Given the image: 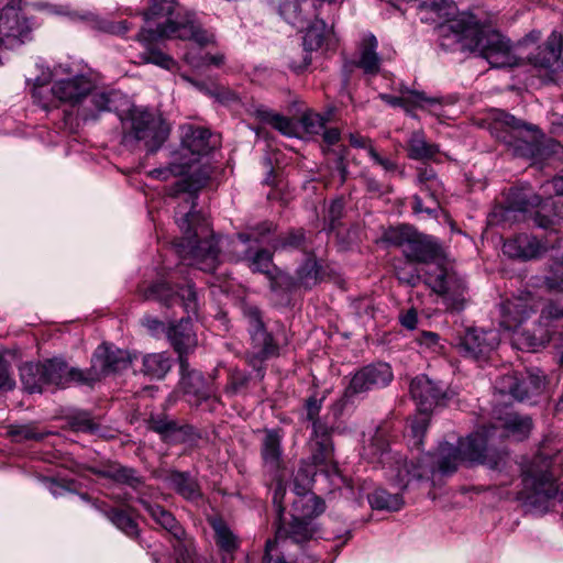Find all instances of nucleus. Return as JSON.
Listing matches in <instances>:
<instances>
[{
	"instance_id": "16",
	"label": "nucleus",
	"mask_w": 563,
	"mask_h": 563,
	"mask_svg": "<svg viewBox=\"0 0 563 563\" xmlns=\"http://www.w3.org/2000/svg\"><path fill=\"white\" fill-rule=\"evenodd\" d=\"M393 379V372L388 364L377 363L368 365L356 372L345 389V396L352 397L369 390L387 386Z\"/></svg>"
},
{
	"instance_id": "57",
	"label": "nucleus",
	"mask_w": 563,
	"mask_h": 563,
	"mask_svg": "<svg viewBox=\"0 0 563 563\" xmlns=\"http://www.w3.org/2000/svg\"><path fill=\"white\" fill-rule=\"evenodd\" d=\"M429 419L424 412L421 416L416 417L410 423V430L415 439V445H420L422 437L428 428Z\"/></svg>"
},
{
	"instance_id": "60",
	"label": "nucleus",
	"mask_w": 563,
	"mask_h": 563,
	"mask_svg": "<svg viewBox=\"0 0 563 563\" xmlns=\"http://www.w3.org/2000/svg\"><path fill=\"white\" fill-rule=\"evenodd\" d=\"M397 278L400 283L415 286L419 282L420 277L412 266L402 267L397 269Z\"/></svg>"
},
{
	"instance_id": "41",
	"label": "nucleus",
	"mask_w": 563,
	"mask_h": 563,
	"mask_svg": "<svg viewBox=\"0 0 563 563\" xmlns=\"http://www.w3.org/2000/svg\"><path fill=\"white\" fill-rule=\"evenodd\" d=\"M255 114L262 121L269 123L273 128L278 130L286 136H299L298 125L290 119L271 111L269 109L261 106L255 109Z\"/></svg>"
},
{
	"instance_id": "56",
	"label": "nucleus",
	"mask_w": 563,
	"mask_h": 563,
	"mask_svg": "<svg viewBox=\"0 0 563 563\" xmlns=\"http://www.w3.org/2000/svg\"><path fill=\"white\" fill-rule=\"evenodd\" d=\"M69 421L76 431L93 432L97 430V424L93 422L90 415L85 411L73 415Z\"/></svg>"
},
{
	"instance_id": "14",
	"label": "nucleus",
	"mask_w": 563,
	"mask_h": 563,
	"mask_svg": "<svg viewBox=\"0 0 563 563\" xmlns=\"http://www.w3.org/2000/svg\"><path fill=\"white\" fill-rule=\"evenodd\" d=\"M410 394L420 412L428 413L434 407L442 406L450 398L442 382H434L427 375H419L410 384Z\"/></svg>"
},
{
	"instance_id": "54",
	"label": "nucleus",
	"mask_w": 563,
	"mask_h": 563,
	"mask_svg": "<svg viewBox=\"0 0 563 563\" xmlns=\"http://www.w3.org/2000/svg\"><path fill=\"white\" fill-rule=\"evenodd\" d=\"M305 244V235L301 231L289 232L279 236L273 247L275 251H287L292 249H300Z\"/></svg>"
},
{
	"instance_id": "9",
	"label": "nucleus",
	"mask_w": 563,
	"mask_h": 563,
	"mask_svg": "<svg viewBox=\"0 0 563 563\" xmlns=\"http://www.w3.org/2000/svg\"><path fill=\"white\" fill-rule=\"evenodd\" d=\"M251 335L252 347L247 352V363L256 371L263 369V363L278 355V346L273 336L266 331L260 310L256 307H245L243 310Z\"/></svg>"
},
{
	"instance_id": "36",
	"label": "nucleus",
	"mask_w": 563,
	"mask_h": 563,
	"mask_svg": "<svg viewBox=\"0 0 563 563\" xmlns=\"http://www.w3.org/2000/svg\"><path fill=\"white\" fill-rule=\"evenodd\" d=\"M140 503L156 523L173 534L176 539H181L184 530L172 512L167 511L159 505H152L144 499H140Z\"/></svg>"
},
{
	"instance_id": "31",
	"label": "nucleus",
	"mask_w": 563,
	"mask_h": 563,
	"mask_svg": "<svg viewBox=\"0 0 563 563\" xmlns=\"http://www.w3.org/2000/svg\"><path fill=\"white\" fill-rule=\"evenodd\" d=\"M377 47V38L371 33L365 34L358 44L356 66L363 69L365 74L375 75L380 69V57L376 52Z\"/></svg>"
},
{
	"instance_id": "29",
	"label": "nucleus",
	"mask_w": 563,
	"mask_h": 563,
	"mask_svg": "<svg viewBox=\"0 0 563 563\" xmlns=\"http://www.w3.org/2000/svg\"><path fill=\"white\" fill-rule=\"evenodd\" d=\"M283 433L277 429H266L262 439L261 456L265 467L269 471H278L282 466Z\"/></svg>"
},
{
	"instance_id": "35",
	"label": "nucleus",
	"mask_w": 563,
	"mask_h": 563,
	"mask_svg": "<svg viewBox=\"0 0 563 563\" xmlns=\"http://www.w3.org/2000/svg\"><path fill=\"white\" fill-rule=\"evenodd\" d=\"M20 379L27 393H42L44 386L47 385L42 362L24 363L20 367Z\"/></svg>"
},
{
	"instance_id": "12",
	"label": "nucleus",
	"mask_w": 563,
	"mask_h": 563,
	"mask_svg": "<svg viewBox=\"0 0 563 563\" xmlns=\"http://www.w3.org/2000/svg\"><path fill=\"white\" fill-rule=\"evenodd\" d=\"M544 388L545 376L541 371L531 373L527 379L519 378L516 373H508L500 376L495 383V389L498 394L519 401L541 394Z\"/></svg>"
},
{
	"instance_id": "44",
	"label": "nucleus",
	"mask_w": 563,
	"mask_h": 563,
	"mask_svg": "<svg viewBox=\"0 0 563 563\" xmlns=\"http://www.w3.org/2000/svg\"><path fill=\"white\" fill-rule=\"evenodd\" d=\"M103 515L128 537L133 538L139 534L137 523L123 510H104Z\"/></svg>"
},
{
	"instance_id": "63",
	"label": "nucleus",
	"mask_w": 563,
	"mask_h": 563,
	"mask_svg": "<svg viewBox=\"0 0 563 563\" xmlns=\"http://www.w3.org/2000/svg\"><path fill=\"white\" fill-rule=\"evenodd\" d=\"M417 342L420 345H424L432 351H438L440 347V336L435 332H422L418 338Z\"/></svg>"
},
{
	"instance_id": "45",
	"label": "nucleus",
	"mask_w": 563,
	"mask_h": 563,
	"mask_svg": "<svg viewBox=\"0 0 563 563\" xmlns=\"http://www.w3.org/2000/svg\"><path fill=\"white\" fill-rule=\"evenodd\" d=\"M122 99L123 96L117 91H96L91 96V102L99 112L117 111Z\"/></svg>"
},
{
	"instance_id": "21",
	"label": "nucleus",
	"mask_w": 563,
	"mask_h": 563,
	"mask_svg": "<svg viewBox=\"0 0 563 563\" xmlns=\"http://www.w3.org/2000/svg\"><path fill=\"white\" fill-rule=\"evenodd\" d=\"M47 385L66 387L75 382L81 385H91L92 377H88L87 371L69 367L60 357H53L42 362Z\"/></svg>"
},
{
	"instance_id": "34",
	"label": "nucleus",
	"mask_w": 563,
	"mask_h": 563,
	"mask_svg": "<svg viewBox=\"0 0 563 563\" xmlns=\"http://www.w3.org/2000/svg\"><path fill=\"white\" fill-rule=\"evenodd\" d=\"M142 373L152 379H162L173 366L172 357L165 353H150L142 358Z\"/></svg>"
},
{
	"instance_id": "23",
	"label": "nucleus",
	"mask_w": 563,
	"mask_h": 563,
	"mask_svg": "<svg viewBox=\"0 0 563 563\" xmlns=\"http://www.w3.org/2000/svg\"><path fill=\"white\" fill-rule=\"evenodd\" d=\"M93 89L92 81L84 75L58 79L52 86L53 96L62 102L77 104Z\"/></svg>"
},
{
	"instance_id": "27",
	"label": "nucleus",
	"mask_w": 563,
	"mask_h": 563,
	"mask_svg": "<svg viewBox=\"0 0 563 563\" xmlns=\"http://www.w3.org/2000/svg\"><path fill=\"white\" fill-rule=\"evenodd\" d=\"M400 92L401 95L399 97L390 95H380L379 97L391 107L404 108L405 111L412 117H415L412 113L415 108H431L441 102L439 98H429L423 92L410 90L409 88L401 89Z\"/></svg>"
},
{
	"instance_id": "32",
	"label": "nucleus",
	"mask_w": 563,
	"mask_h": 563,
	"mask_svg": "<svg viewBox=\"0 0 563 563\" xmlns=\"http://www.w3.org/2000/svg\"><path fill=\"white\" fill-rule=\"evenodd\" d=\"M439 246L419 234H415L404 251L405 256L412 262L430 263L439 256Z\"/></svg>"
},
{
	"instance_id": "37",
	"label": "nucleus",
	"mask_w": 563,
	"mask_h": 563,
	"mask_svg": "<svg viewBox=\"0 0 563 563\" xmlns=\"http://www.w3.org/2000/svg\"><path fill=\"white\" fill-rule=\"evenodd\" d=\"M165 481L180 496L188 500H196L201 496L199 485L187 473L173 471Z\"/></svg>"
},
{
	"instance_id": "5",
	"label": "nucleus",
	"mask_w": 563,
	"mask_h": 563,
	"mask_svg": "<svg viewBox=\"0 0 563 563\" xmlns=\"http://www.w3.org/2000/svg\"><path fill=\"white\" fill-rule=\"evenodd\" d=\"M210 132L207 129L194 125L181 128V145L178 158L168 168H157L151 175L158 179H168L170 175H184L192 164L199 162L200 157L207 155L211 150Z\"/></svg>"
},
{
	"instance_id": "42",
	"label": "nucleus",
	"mask_w": 563,
	"mask_h": 563,
	"mask_svg": "<svg viewBox=\"0 0 563 563\" xmlns=\"http://www.w3.org/2000/svg\"><path fill=\"white\" fill-rule=\"evenodd\" d=\"M553 257L555 264L545 276L544 283L550 290L563 292V238L558 241Z\"/></svg>"
},
{
	"instance_id": "49",
	"label": "nucleus",
	"mask_w": 563,
	"mask_h": 563,
	"mask_svg": "<svg viewBox=\"0 0 563 563\" xmlns=\"http://www.w3.org/2000/svg\"><path fill=\"white\" fill-rule=\"evenodd\" d=\"M103 475L119 483L128 484L133 488H137L142 485L141 477H139L132 468L123 466L111 467L109 471L104 472Z\"/></svg>"
},
{
	"instance_id": "18",
	"label": "nucleus",
	"mask_w": 563,
	"mask_h": 563,
	"mask_svg": "<svg viewBox=\"0 0 563 563\" xmlns=\"http://www.w3.org/2000/svg\"><path fill=\"white\" fill-rule=\"evenodd\" d=\"M178 363L179 387L188 402L198 406L214 394L212 385L206 382L201 372L190 367L188 360L181 358Z\"/></svg>"
},
{
	"instance_id": "43",
	"label": "nucleus",
	"mask_w": 563,
	"mask_h": 563,
	"mask_svg": "<svg viewBox=\"0 0 563 563\" xmlns=\"http://www.w3.org/2000/svg\"><path fill=\"white\" fill-rule=\"evenodd\" d=\"M368 501L374 509L397 511L404 500L399 494H390L385 489H376L368 496Z\"/></svg>"
},
{
	"instance_id": "51",
	"label": "nucleus",
	"mask_w": 563,
	"mask_h": 563,
	"mask_svg": "<svg viewBox=\"0 0 563 563\" xmlns=\"http://www.w3.org/2000/svg\"><path fill=\"white\" fill-rule=\"evenodd\" d=\"M541 205V198L526 190L514 192L511 208L518 211L527 212L530 208L538 207Z\"/></svg>"
},
{
	"instance_id": "40",
	"label": "nucleus",
	"mask_w": 563,
	"mask_h": 563,
	"mask_svg": "<svg viewBox=\"0 0 563 563\" xmlns=\"http://www.w3.org/2000/svg\"><path fill=\"white\" fill-rule=\"evenodd\" d=\"M148 428L168 442H178L187 433L185 427L178 426L175 420L166 416L151 417Z\"/></svg>"
},
{
	"instance_id": "24",
	"label": "nucleus",
	"mask_w": 563,
	"mask_h": 563,
	"mask_svg": "<svg viewBox=\"0 0 563 563\" xmlns=\"http://www.w3.org/2000/svg\"><path fill=\"white\" fill-rule=\"evenodd\" d=\"M167 338L180 360H188V355L198 345L196 333L192 330L190 318H183L177 324L170 325L166 331Z\"/></svg>"
},
{
	"instance_id": "11",
	"label": "nucleus",
	"mask_w": 563,
	"mask_h": 563,
	"mask_svg": "<svg viewBox=\"0 0 563 563\" xmlns=\"http://www.w3.org/2000/svg\"><path fill=\"white\" fill-rule=\"evenodd\" d=\"M427 284L438 294L444 295L448 308L460 311L465 307L466 287L455 274L449 273L443 266L437 265L427 273Z\"/></svg>"
},
{
	"instance_id": "38",
	"label": "nucleus",
	"mask_w": 563,
	"mask_h": 563,
	"mask_svg": "<svg viewBox=\"0 0 563 563\" xmlns=\"http://www.w3.org/2000/svg\"><path fill=\"white\" fill-rule=\"evenodd\" d=\"M498 421L507 435L514 437L517 440L526 439L532 429L531 418L516 412H507L505 417L498 418Z\"/></svg>"
},
{
	"instance_id": "17",
	"label": "nucleus",
	"mask_w": 563,
	"mask_h": 563,
	"mask_svg": "<svg viewBox=\"0 0 563 563\" xmlns=\"http://www.w3.org/2000/svg\"><path fill=\"white\" fill-rule=\"evenodd\" d=\"M418 181L424 197L419 195L413 197V211L416 213L435 214L440 206V198L443 195L442 181L431 168H421L418 173Z\"/></svg>"
},
{
	"instance_id": "64",
	"label": "nucleus",
	"mask_w": 563,
	"mask_h": 563,
	"mask_svg": "<svg viewBox=\"0 0 563 563\" xmlns=\"http://www.w3.org/2000/svg\"><path fill=\"white\" fill-rule=\"evenodd\" d=\"M399 321L406 329L413 330L418 322L417 311L415 309H409L405 313L400 314Z\"/></svg>"
},
{
	"instance_id": "15",
	"label": "nucleus",
	"mask_w": 563,
	"mask_h": 563,
	"mask_svg": "<svg viewBox=\"0 0 563 563\" xmlns=\"http://www.w3.org/2000/svg\"><path fill=\"white\" fill-rule=\"evenodd\" d=\"M32 27L20 9L5 5L0 14V44L14 47L24 43L31 34Z\"/></svg>"
},
{
	"instance_id": "19",
	"label": "nucleus",
	"mask_w": 563,
	"mask_h": 563,
	"mask_svg": "<svg viewBox=\"0 0 563 563\" xmlns=\"http://www.w3.org/2000/svg\"><path fill=\"white\" fill-rule=\"evenodd\" d=\"M314 465L324 466L328 472H336L331 429L324 422L314 423V430L308 442Z\"/></svg>"
},
{
	"instance_id": "55",
	"label": "nucleus",
	"mask_w": 563,
	"mask_h": 563,
	"mask_svg": "<svg viewBox=\"0 0 563 563\" xmlns=\"http://www.w3.org/2000/svg\"><path fill=\"white\" fill-rule=\"evenodd\" d=\"M19 441H41L44 439L45 433L37 430L34 424L15 426L11 430Z\"/></svg>"
},
{
	"instance_id": "39",
	"label": "nucleus",
	"mask_w": 563,
	"mask_h": 563,
	"mask_svg": "<svg viewBox=\"0 0 563 563\" xmlns=\"http://www.w3.org/2000/svg\"><path fill=\"white\" fill-rule=\"evenodd\" d=\"M332 36L331 29L321 19H316L307 29L303 36V48L307 53L318 51L323 45H328Z\"/></svg>"
},
{
	"instance_id": "26",
	"label": "nucleus",
	"mask_w": 563,
	"mask_h": 563,
	"mask_svg": "<svg viewBox=\"0 0 563 563\" xmlns=\"http://www.w3.org/2000/svg\"><path fill=\"white\" fill-rule=\"evenodd\" d=\"M547 247L534 236L520 234L506 241L503 245V253L511 258L532 260L540 256Z\"/></svg>"
},
{
	"instance_id": "25",
	"label": "nucleus",
	"mask_w": 563,
	"mask_h": 563,
	"mask_svg": "<svg viewBox=\"0 0 563 563\" xmlns=\"http://www.w3.org/2000/svg\"><path fill=\"white\" fill-rule=\"evenodd\" d=\"M316 533V528L312 525V520L301 519L295 520L291 518L288 527H279L276 531V540H268L265 547V559L267 563H276L271 558V551L276 545L277 540L279 539H291L296 543H301L310 540Z\"/></svg>"
},
{
	"instance_id": "28",
	"label": "nucleus",
	"mask_w": 563,
	"mask_h": 563,
	"mask_svg": "<svg viewBox=\"0 0 563 563\" xmlns=\"http://www.w3.org/2000/svg\"><path fill=\"white\" fill-rule=\"evenodd\" d=\"M431 453L421 455L416 462H405L398 470L397 482L399 486L407 487L412 481L427 478L434 473V463Z\"/></svg>"
},
{
	"instance_id": "50",
	"label": "nucleus",
	"mask_w": 563,
	"mask_h": 563,
	"mask_svg": "<svg viewBox=\"0 0 563 563\" xmlns=\"http://www.w3.org/2000/svg\"><path fill=\"white\" fill-rule=\"evenodd\" d=\"M217 544L224 551L231 552L238 548V541L232 531L221 521L213 523Z\"/></svg>"
},
{
	"instance_id": "8",
	"label": "nucleus",
	"mask_w": 563,
	"mask_h": 563,
	"mask_svg": "<svg viewBox=\"0 0 563 563\" xmlns=\"http://www.w3.org/2000/svg\"><path fill=\"white\" fill-rule=\"evenodd\" d=\"M492 131L496 134L497 139L508 145H512L518 154H533L538 139V129L536 126L528 125L511 114L498 112Z\"/></svg>"
},
{
	"instance_id": "7",
	"label": "nucleus",
	"mask_w": 563,
	"mask_h": 563,
	"mask_svg": "<svg viewBox=\"0 0 563 563\" xmlns=\"http://www.w3.org/2000/svg\"><path fill=\"white\" fill-rule=\"evenodd\" d=\"M129 122L125 137L142 143L148 152L157 151L167 139L169 130L164 120L145 109H132Z\"/></svg>"
},
{
	"instance_id": "33",
	"label": "nucleus",
	"mask_w": 563,
	"mask_h": 563,
	"mask_svg": "<svg viewBox=\"0 0 563 563\" xmlns=\"http://www.w3.org/2000/svg\"><path fill=\"white\" fill-rule=\"evenodd\" d=\"M562 49V40L559 34L553 32L545 44L539 47V51L530 60L536 67L551 69L555 65L559 67V58Z\"/></svg>"
},
{
	"instance_id": "13",
	"label": "nucleus",
	"mask_w": 563,
	"mask_h": 563,
	"mask_svg": "<svg viewBox=\"0 0 563 563\" xmlns=\"http://www.w3.org/2000/svg\"><path fill=\"white\" fill-rule=\"evenodd\" d=\"M132 362L128 351L101 344L93 353L91 366L86 369L88 377H92L91 385L110 373L126 369Z\"/></svg>"
},
{
	"instance_id": "58",
	"label": "nucleus",
	"mask_w": 563,
	"mask_h": 563,
	"mask_svg": "<svg viewBox=\"0 0 563 563\" xmlns=\"http://www.w3.org/2000/svg\"><path fill=\"white\" fill-rule=\"evenodd\" d=\"M191 82L201 91H205L206 93H209V95L216 97L217 100H219L220 102H230V101L238 100V96L235 92H233L229 89H225L223 87H217L213 90H209V89L205 88V86L201 84H196L194 81H191Z\"/></svg>"
},
{
	"instance_id": "47",
	"label": "nucleus",
	"mask_w": 563,
	"mask_h": 563,
	"mask_svg": "<svg viewBox=\"0 0 563 563\" xmlns=\"http://www.w3.org/2000/svg\"><path fill=\"white\" fill-rule=\"evenodd\" d=\"M247 265L253 272L269 274L273 267V255L264 249L253 250Z\"/></svg>"
},
{
	"instance_id": "52",
	"label": "nucleus",
	"mask_w": 563,
	"mask_h": 563,
	"mask_svg": "<svg viewBox=\"0 0 563 563\" xmlns=\"http://www.w3.org/2000/svg\"><path fill=\"white\" fill-rule=\"evenodd\" d=\"M298 277L300 283L306 287L313 286L319 279H321L320 265L312 258L307 260L298 269Z\"/></svg>"
},
{
	"instance_id": "20",
	"label": "nucleus",
	"mask_w": 563,
	"mask_h": 563,
	"mask_svg": "<svg viewBox=\"0 0 563 563\" xmlns=\"http://www.w3.org/2000/svg\"><path fill=\"white\" fill-rule=\"evenodd\" d=\"M499 341L495 330L468 329L461 338L459 349L464 356L479 358L493 352Z\"/></svg>"
},
{
	"instance_id": "1",
	"label": "nucleus",
	"mask_w": 563,
	"mask_h": 563,
	"mask_svg": "<svg viewBox=\"0 0 563 563\" xmlns=\"http://www.w3.org/2000/svg\"><path fill=\"white\" fill-rule=\"evenodd\" d=\"M209 173L203 172L197 180L181 179L173 187V196L179 201L175 211V220L184 233L180 243V252L189 256V264L203 272L212 273L220 263L219 244L227 247V256L230 261L246 262L253 251L251 242L260 243L258 239L246 233H240L232 239H198L200 233L207 232V225H202V217L195 211L197 191L206 185Z\"/></svg>"
},
{
	"instance_id": "62",
	"label": "nucleus",
	"mask_w": 563,
	"mask_h": 563,
	"mask_svg": "<svg viewBox=\"0 0 563 563\" xmlns=\"http://www.w3.org/2000/svg\"><path fill=\"white\" fill-rule=\"evenodd\" d=\"M560 216L558 213H554L553 216H548L545 213V206H543L541 208L540 211L537 212L536 214V223L540 227V228H544V229H548V228H551L553 227L554 224H556L560 220Z\"/></svg>"
},
{
	"instance_id": "59",
	"label": "nucleus",
	"mask_w": 563,
	"mask_h": 563,
	"mask_svg": "<svg viewBox=\"0 0 563 563\" xmlns=\"http://www.w3.org/2000/svg\"><path fill=\"white\" fill-rule=\"evenodd\" d=\"M322 407V400L317 399L316 397H310L306 400V412H307V420L312 422V430H314V423L322 422L319 419V413Z\"/></svg>"
},
{
	"instance_id": "3",
	"label": "nucleus",
	"mask_w": 563,
	"mask_h": 563,
	"mask_svg": "<svg viewBox=\"0 0 563 563\" xmlns=\"http://www.w3.org/2000/svg\"><path fill=\"white\" fill-rule=\"evenodd\" d=\"M451 29L463 48L477 53L492 67L519 65V57L510 41L498 31L479 25L473 16L455 21Z\"/></svg>"
},
{
	"instance_id": "22",
	"label": "nucleus",
	"mask_w": 563,
	"mask_h": 563,
	"mask_svg": "<svg viewBox=\"0 0 563 563\" xmlns=\"http://www.w3.org/2000/svg\"><path fill=\"white\" fill-rule=\"evenodd\" d=\"M144 297L166 305H172L179 299L187 312L196 313L198 309L197 295L191 284L180 287L176 294L166 283L155 284L145 291Z\"/></svg>"
},
{
	"instance_id": "53",
	"label": "nucleus",
	"mask_w": 563,
	"mask_h": 563,
	"mask_svg": "<svg viewBox=\"0 0 563 563\" xmlns=\"http://www.w3.org/2000/svg\"><path fill=\"white\" fill-rule=\"evenodd\" d=\"M282 14L289 24L296 27H302L306 22V18L302 15V4L296 0L286 1L282 5Z\"/></svg>"
},
{
	"instance_id": "61",
	"label": "nucleus",
	"mask_w": 563,
	"mask_h": 563,
	"mask_svg": "<svg viewBox=\"0 0 563 563\" xmlns=\"http://www.w3.org/2000/svg\"><path fill=\"white\" fill-rule=\"evenodd\" d=\"M368 155L373 162L379 165L385 172L394 173L397 169V164L389 158L380 156L373 146H368Z\"/></svg>"
},
{
	"instance_id": "4",
	"label": "nucleus",
	"mask_w": 563,
	"mask_h": 563,
	"mask_svg": "<svg viewBox=\"0 0 563 563\" xmlns=\"http://www.w3.org/2000/svg\"><path fill=\"white\" fill-rule=\"evenodd\" d=\"M496 427L483 428L461 440L457 446L441 444L437 454H432L434 472L453 473L461 462L478 463L495 470L504 461V454L493 448L490 432Z\"/></svg>"
},
{
	"instance_id": "48",
	"label": "nucleus",
	"mask_w": 563,
	"mask_h": 563,
	"mask_svg": "<svg viewBox=\"0 0 563 563\" xmlns=\"http://www.w3.org/2000/svg\"><path fill=\"white\" fill-rule=\"evenodd\" d=\"M416 232L406 225L390 228L384 234V239L391 245L399 246L402 249V252L406 249V244L411 241Z\"/></svg>"
},
{
	"instance_id": "2",
	"label": "nucleus",
	"mask_w": 563,
	"mask_h": 563,
	"mask_svg": "<svg viewBox=\"0 0 563 563\" xmlns=\"http://www.w3.org/2000/svg\"><path fill=\"white\" fill-rule=\"evenodd\" d=\"M146 23H154L155 29H143L137 34V41L144 46L140 59L145 64H154L165 69H172L175 60L153 43L158 40H191L200 46L214 43V35L202 29L195 13L178 5L174 0H148V8L143 13Z\"/></svg>"
},
{
	"instance_id": "46",
	"label": "nucleus",
	"mask_w": 563,
	"mask_h": 563,
	"mask_svg": "<svg viewBox=\"0 0 563 563\" xmlns=\"http://www.w3.org/2000/svg\"><path fill=\"white\" fill-rule=\"evenodd\" d=\"M327 121V117L309 111L301 117L299 126L305 134L317 135L324 130Z\"/></svg>"
},
{
	"instance_id": "30",
	"label": "nucleus",
	"mask_w": 563,
	"mask_h": 563,
	"mask_svg": "<svg viewBox=\"0 0 563 563\" xmlns=\"http://www.w3.org/2000/svg\"><path fill=\"white\" fill-rule=\"evenodd\" d=\"M407 156L413 161H433L440 153V147L435 143L427 140L422 130L410 133L406 145Z\"/></svg>"
},
{
	"instance_id": "10",
	"label": "nucleus",
	"mask_w": 563,
	"mask_h": 563,
	"mask_svg": "<svg viewBox=\"0 0 563 563\" xmlns=\"http://www.w3.org/2000/svg\"><path fill=\"white\" fill-rule=\"evenodd\" d=\"M313 477L306 470H299L294 481L295 498L291 505V518L295 520H312L321 515L324 509V501L311 493Z\"/></svg>"
},
{
	"instance_id": "6",
	"label": "nucleus",
	"mask_w": 563,
	"mask_h": 563,
	"mask_svg": "<svg viewBox=\"0 0 563 563\" xmlns=\"http://www.w3.org/2000/svg\"><path fill=\"white\" fill-rule=\"evenodd\" d=\"M563 464V453H558L551 460L545 453L537 455L529 464L522 468V482L528 490L526 498L532 496L550 497L554 493L553 483L559 475V468Z\"/></svg>"
}]
</instances>
